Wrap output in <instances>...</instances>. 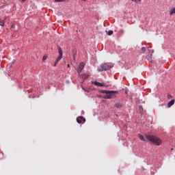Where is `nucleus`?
Returning <instances> with one entry per match:
<instances>
[{"instance_id": "16", "label": "nucleus", "mask_w": 175, "mask_h": 175, "mask_svg": "<svg viewBox=\"0 0 175 175\" xmlns=\"http://www.w3.org/2000/svg\"><path fill=\"white\" fill-rule=\"evenodd\" d=\"M47 59V56H43L42 61H46Z\"/></svg>"}, {"instance_id": "3", "label": "nucleus", "mask_w": 175, "mask_h": 175, "mask_svg": "<svg viewBox=\"0 0 175 175\" xmlns=\"http://www.w3.org/2000/svg\"><path fill=\"white\" fill-rule=\"evenodd\" d=\"M146 139L157 146H161L162 144V140L154 135H146Z\"/></svg>"}, {"instance_id": "5", "label": "nucleus", "mask_w": 175, "mask_h": 175, "mask_svg": "<svg viewBox=\"0 0 175 175\" xmlns=\"http://www.w3.org/2000/svg\"><path fill=\"white\" fill-rule=\"evenodd\" d=\"M85 66V64H84V62H81L79 66L77 68V71L79 74L81 73V72L83 71V69H84V67Z\"/></svg>"}, {"instance_id": "9", "label": "nucleus", "mask_w": 175, "mask_h": 175, "mask_svg": "<svg viewBox=\"0 0 175 175\" xmlns=\"http://www.w3.org/2000/svg\"><path fill=\"white\" fill-rule=\"evenodd\" d=\"M139 137L140 140H142V142H147V139H146L144 138V136H143L142 135H139Z\"/></svg>"}, {"instance_id": "15", "label": "nucleus", "mask_w": 175, "mask_h": 175, "mask_svg": "<svg viewBox=\"0 0 175 175\" xmlns=\"http://www.w3.org/2000/svg\"><path fill=\"white\" fill-rule=\"evenodd\" d=\"M139 109L140 111H143V106L142 105H139Z\"/></svg>"}, {"instance_id": "24", "label": "nucleus", "mask_w": 175, "mask_h": 175, "mask_svg": "<svg viewBox=\"0 0 175 175\" xmlns=\"http://www.w3.org/2000/svg\"><path fill=\"white\" fill-rule=\"evenodd\" d=\"M83 1H85V0H83Z\"/></svg>"}, {"instance_id": "18", "label": "nucleus", "mask_w": 175, "mask_h": 175, "mask_svg": "<svg viewBox=\"0 0 175 175\" xmlns=\"http://www.w3.org/2000/svg\"><path fill=\"white\" fill-rule=\"evenodd\" d=\"M132 1V2H136V1H137V0H131ZM139 1V2H140L142 0H138Z\"/></svg>"}, {"instance_id": "7", "label": "nucleus", "mask_w": 175, "mask_h": 175, "mask_svg": "<svg viewBox=\"0 0 175 175\" xmlns=\"http://www.w3.org/2000/svg\"><path fill=\"white\" fill-rule=\"evenodd\" d=\"M174 99L171 100L168 103H167V107H172L173 105H174Z\"/></svg>"}, {"instance_id": "14", "label": "nucleus", "mask_w": 175, "mask_h": 175, "mask_svg": "<svg viewBox=\"0 0 175 175\" xmlns=\"http://www.w3.org/2000/svg\"><path fill=\"white\" fill-rule=\"evenodd\" d=\"M66 0H55V2H65Z\"/></svg>"}, {"instance_id": "4", "label": "nucleus", "mask_w": 175, "mask_h": 175, "mask_svg": "<svg viewBox=\"0 0 175 175\" xmlns=\"http://www.w3.org/2000/svg\"><path fill=\"white\" fill-rule=\"evenodd\" d=\"M58 50H59V57L57 58L55 62V64H54V66H57V64H58V62H59V61H61V59H62V49L59 47L58 48Z\"/></svg>"}, {"instance_id": "6", "label": "nucleus", "mask_w": 175, "mask_h": 175, "mask_svg": "<svg viewBox=\"0 0 175 175\" xmlns=\"http://www.w3.org/2000/svg\"><path fill=\"white\" fill-rule=\"evenodd\" d=\"M92 84H94L96 87H109V85H106L105 83H100V82H98L96 81H93Z\"/></svg>"}, {"instance_id": "10", "label": "nucleus", "mask_w": 175, "mask_h": 175, "mask_svg": "<svg viewBox=\"0 0 175 175\" xmlns=\"http://www.w3.org/2000/svg\"><path fill=\"white\" fill-rule=\"evenodd\" d=\"M122 106V105H121V104L119 103H116L115 104V107H117V109H121Z\"/></svg>"}, {"instance_id": "21", "label": "nucleus", "mask_w": 175, "mask_h": 175, "mask_svg": "<svg viewBox=\"0 0 175 175\" xmlns=\"http://www.w3.org/2000/svg\"><path fill=\"white\" fill-rule=\"evenodd\" d=\"M82 120H83L84 122H85V118H84V119H82Z\"/></svg>"}, {"instance_id": "11", "label": "nucleus", "mask_w": 175, "mask_h": 175, "mask_svg": "<svg viewBox=\"0 0 175 175\" xmlns=\"http://www.w3.org/2000/svg\"><path fill=\"white\" fill-rule=\"evenodd\" d=\"M175 13V7L172 8L171 10L170 11V14L172 16V14H174Z\"/></svg>"}, {"instance_id": "19", "label": "nucleus", "mask_w": 175, "mask_h": 175, "mask_svg": "<svg viewBox=\"0 0 175 175\" xmlns=\"http://www.w3.org/2000/svg\"><path fill=\"white\" fill-rule=\"evenodd\" d=\"M167 98H168V99H170V98H172V95L168 94V95H167Z\"/></svg>"}, {"instance_id": "22", "label": "nucleus", "mask_w": 175, "mask_h": 175, "mask_svg": "<svg viewBox=\"0 0 175 175\" xmlns=\"http://www.w3.org/2000/svg\"><path fill=\"white\" fill-rule=\"evenodd\" d=\"M26 0H22L23 2H25Z\"/></svg>"}, {"instance_id": "23", "label": "nucleus", "mask_w": 175, "mask_h": 175, "mask_svg": "<svg viewBox=\"0 0 175 175\" xmlns=\"http://www.w3.org/2000/svg\"><path fill=\"white\" fill-rule=\"evenodd\" d=\"M122 31V32H124V30H121Z\"/></svg>"}, {"instance_id": "17", "label": "nucleus", "mask_w": 175, "mask_h": 175, "mask_svg": "<svg viewBox=\"0 0 175 175\" xmlns=\"http://www.w3.org/2000/svg\"><path fill=\"white\" fill-rule=\"evenodd\" d=\"M142 51H146V47H142Z\"/></svg>"}, {"instance_id": "8", "label": "nucleus", "mask_w": 175, "mask_h": 175, "mask_svg": "<svg viewBox=\"0 0 175 175\" xmlns=\"http://www.w3.org/2000/svg\"><path fill=\"white\" fill-rule=\"evenodd\" d=\"M84 118L83 116H79L77 118V122L78 124H81V120Z\"/></svg>"}, {"instance_id": "20", "label": "nucleus", "mask_w": 175, "mask_h": 175, "mask_svg": "<svg viewBox=\"0 0 175 175\" xmlns=\"http://www.w3.org/2000/svg\"><path fill=\"white\" fill-rule=\"evenodd\" d=\"M68 68H70V65L68 64L67 65Z\"/></svg>"}, {"instance_id": "2", "label": "nucleus", "mask_w": 175, "mask_h": 175, "mask_svg": "<svg viewBox=\"0 0 175 175\" xmlns=\"http://www.w3.org/2000/svg\"><path fill=\"white\" fill-rule=\"evenodd\" d=\"M114 65L113 63H104L100 65L98 67V72H105L106 70H109V69H111Z\"/></svg>"}, {"instance_id": "1", "label": "nucleus", "mask_w": 175, "mask_h": 175, "mask_svg": "<svg viewBox=\"0 0 175 175\" xmlns=\"http://www.w3.org/2000/svg\"><path fill=\"white\" fill-rule=\"evenodd\" d=\"M100 92H101V94H106L104 96L105 99H113L114 98H116V94H118V91L116 90H102L100 91Z\"/></svg>"}, {"instance_id": "13", "label": "nucleus", "mask_w": 175, "mask_h": 175, "mask_svg": "<svg viewBox=\"0 0 175 175\" xmlns=\"http://www.w3.org/2000/svg\"><path fill=\"white\" fill-rule=\"evenodd\" d=\"M1 27H3L5 25V22L3 21H0Z\"/></svg>"}, {"instance_id": "12", "label": "nucleus", "mask_w": 175, "mask_h": 175, "mask_svg": "<svg viewBox=\"0 0 175 175\" xmlns=\"http://www.w3.org/2000/svg\"><path fill=\"white\" fill-rule=\"evenodd\" d=\"M113 31L112 30H109L107 32V36H111V35H113Z\"/></svg>"}]
</instances>
